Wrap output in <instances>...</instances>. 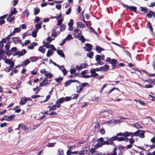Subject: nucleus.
<instances>
[{"mask_svg": "<svg viewBox=\"0 0 155 155\" xmlns=\"http://www.w3.org/2000/svg\"><path fill=\"white\" fill-rule=\"evenodd\" d=\"M38 32V31L37 30H34L33 31H32V36L34 37L35 38L37 36V33Z\"/></svg>", "mask_w": 155, "mask_h": 155, "instance_id": "4c0bfd02", "label": "nucleus"}, {"mask_svg": "<svg viewBox=\"0 0 155 155\" xmlns=\"http://www.w3.org/2000/svg\"><path fill=\"white\" fill-rule=\"evenodd\" d=\"M117 148L116 147H114L113 150V153L110 155H117L116 150Z\"/></svg>", "mask_w": 155, "mask_h": 155, "instance_id": "58836bf2", "label": "nucleus"}, {"mask_svg": "<svg viewBox=\"0 0 155 155\" xmlns=\"http://www.w3.org/2000/svg\"><path fill=\"white\" fill-rule=\"evenodd\" d=\"M57 28H55L52 30L51 36L52 37L56 38L57 36L59 35L60 34V32L59 31L55 32Z\"/></svg>", "mask_w": 155, "mask_h": 155, "instance_id": "0eeeda50", "label": "nucleus"}, {"mask_svg": "<svg viewBox=\"0 0 155 155\" xmlns=\"http://www.w3.org/2000/svg\"><path fill=\"white\" fill-rule=\"evenodd\" d=\"M124 147L121 145H120L118 146V149L120 150V151H121L122 150H124Z\"/></svg>", "mask_w": 155, "mask_h": 155, "instance_id": "e2e57ef3", "label": "nucleus"}, {"mask_svg": "<svg viewBox=\"0 0 155 155\" xmlns=\"http://www.w3.org/2000/svg\"><path fill=\"white\" fill-rule=\"evenodd\" d=\"M101 56L99 55H97L95 57L96 61H100L101 60Z\"/></svg>", "mask_w": 155, "mask_h": 155, "instance_id": "052dcab7", "label": "nucleus"}, {"mask_svg": "<svg viewBox=\"0 0 155 155\" xmlns=\"http://www.w3.org/2000/svg\"><path fill=\"white\" fill-rule=\"evenodd\" d=\"M58 20V22L57 25H59L62 23L63 20V18H62L60 19H59Z\"/></svg>", "mask_w": 155, "mask_h": 155, "instance_id": "680f3d73", "label": "nucleus"}, {"mask_svg": "<svg viewBox=\"0 0 155 155\" xmlns=\"http://www.w3.org/2000/svg\"><path fill=\"white\" fill-rule=\"evenodd\" d=\"M65 102L64 97H62L59 99L56 102V104L58 103H62Z\"/></svg>", "mask_w": 155, "mask_h": 155, "instance_id": "bb28decb", "label": "nucleus"}, {"mask_svg": "<svg viewBox=\"0 0 155 155\" xmlns=\"http://www.w3.org/2000/svg\"><path fill=\"white\" fill-rule=\"evenodd\" d=\"M123 136L124 137H127L129 136V132L125 131L123 133Z\"/></svg>", "mask_w": 155, "mask_h": 155, "instance_id": "13d9d810", "label": "nucleus"}, {"mask_svg": "<svg viewBox=\"0 0 155 155\" xmlns=\"http://www.w3.org/2000/svg\"><path fill=\"white\" fill-rule=\"evenodd\" d=\"M43 45L45 46L46 48H49V47L50 46V45H49L48 43L45 42V41L43 42Z\"/></svg>", "mask_w": 155, "mask_h": 155, "instance_id": "09e8293b", "label": "nucleus"}, {"mask_svg": "<svg viewBox=\"0 0 155 155\" xmlns=\"http://www.w3.org/2000/svg\"><path fill=\"white\" fill-rule=\"evenodd\" d=\"M26 53V51L25 49L22 50L21 51H18L15 53L16 55H19L20 56H21L24 54H25Z\"/></svg>", "mask_w": 155, "mask_h": 155, "instance_id": "9b49d317", "label": "nucleus"}, {"mask_svg": "<svg viewBox=\"0 0 155 155\" xmlns=\"http://www.w3.org/2000/svg\"><path fill=\"white\" fill-rule=\"evenodd\" d=\"M87 150H86L84 149L83 150L80 152L79 154V155H84L85 154L87 153Z\"/></svg>", "mask_w": 155, "mask_h": 155, "instance_id": "72a5a7b5", "label": "nucleus"}, {"mask_svg": "<svg viewBox=\"0 0 155 155\" xmlns=\"http://www.w3.org/2000/svg\"><path fill=\"white\" fill-rule=\"evenodd\" d=\"M110 64H112L114 68H117L118 67H117V64H118V62L115 59H112L110 63Z\"/></svg>", "mask_w": 155, "mask_h": 155, "instance_id": "6e6552de", "label": "nucleus"}, {"mask_svg": "<svg viewBox=\"0 0 155 155\" xmlns=\"http://www.w3.org/2000/svg\"><path fill=\"white\" fill-rule=\"evenodd\" d=\"M26 102L25 97H22L20 100V104L21 105H24L26 103Z\"/></svg>", "mask_w": 155, "mask_h": 155, "instance_id": "4be33fe9", "label": "nucleus"}, {"mask_svg": "<svg viewBox=\"0 0 155 155\" xmlns=\"http://www.w3.org/2000/svg\"><path fill=\"white\" fill-rule=\"evenodd\" d=\"M73 34L75 38H78L81 36V31L80 29L76 28L74 30Z\"/></svg>", "mask_w": 155, "mask_h": 155, "instance_id": "f03ea898", "label": "nucleus"}, {"mask_svg": "<svg viewBox=\"0 0 155 155\" xmlns=\"http://www.w3.org/2000/svg\"><path fill=\"white\" fill-rule=\"evenodd\" d=\"M21 30V29L20 27L15 28L12 32H11L10 34V36H12L14 35L15 33L19 32Z\"/></svg>", "mask_w": 155, "mask_h": 155, "instance_id": "9d476101", "label": "nucleus"}, {"mask_svg": "<svg viewBox=\"0 0 155 155\" xmlns=\"http://www.w3.org/2000/svg\"><path fill=\"white\" fill-rule=\"evenodd\" d=\"M90 72L91 74V77H95L98 76V74L97 73H96V71L94 70V69L92 68L90 70Z\"/></svg>", "mask_w": 155, "mask_h": 155, "instance_id": "4468645a", "label": "nucleus"}, {"mask_svg": "<svg viewBox=\"0 0 155 155\" xmlns=\"http://www.w3.org/2000/svg\"><path fill=\"white\" fill-rule=\"evenodd\" d=\"M109 66L107 65H105L103 67H101V71H107L109 69Z\"/></svg>", "mask_w": 155, "mask_h": 155, "instance_id": "aec40b11", "label": "nucleus"}, {"mask_svg": "<svg viewBox=\"0 0 155 155\" xmlns=\"http://www.w3.org/2000/svg\"><path fill=\"white\" fill-rule=\"evenodd\" d=\"M85 45L86 47H84V49L86 51H89L92 50V45H91L87 43L85 44Z\"/></svg>", "mask_w": 155, "mask_h": 155, "instance_id": "f8f14e48", "label": "nucleus"}, {"mask_svg": "<svg viewBox=\"0 0 155 155\" xmlns=\"http://www.w3.org/2000/svg\"><path fill=\"white\" fill-rule=\"evenodd\" d=\"M134 127L136 128L137 129H140L141 128V127L137 123H135L133 126Z\"/></svg>", "mask_w": 155, "mask_h": 155, "instance_id": "79ce46f5", "label": "nucleus"}, {"mask_svg": "<svg viewBox=\"0 0 155 155\" xmlns=\"http://www.w3.org/2000/svg\"><path fill=\"white\" fill-rule=\"evenodd\" d=\"M41 24H37L35 25V28L34 29L35 30H37L38 31V30L40 29L41 27V25L42 24V23H41Z\"/></svg>", "mask_w": 155, "mask_h": 155, "instance_id": "c85d7f7f", "label": "nucleus"}, {"mask_svg": "<svg viewBox=\"0 0 155 155\" xmlns=\"http://www.w3.org/2000/svg\"><path fill=\"white\" fill-rule=\"evenodd\" d=\"M152 15H153L155 17V13H153L152 11H150L147 14V16L148 18H150Z\"/></svg>", "mask_w": 155, "mask_h": 155, "instance_id": "a878e982", "label": "nucleus"}, {"mask_svg": "<svg viewBox=\"0 0 155 155\" xmlns=\"http://www.w3.org/2000/svg\"><path fill=\"white\" fill-rule=\"evenodd\" d=\"M5 62L7 64H10L11 68H13L15 65L14 62L10 59H5Z\"/></svg>", "mask_w": 155, "mask_h": 155, "instance_id": "423d86ee", "label": "nucleus"}, {"mask_svg": "<svg viewBox=\"0 0 155 155\" xmlns=\"http://www.w3.org/2000/svg\"><path fill=\"white\" fill-rule=\"evenodd\" d=\"M57 53L61 56L64 58L65 56L63 52V51L60 50L57 51Z\"/></svg>", "mask_w": 155, "mask_h": 155, "instance_id": "7c9ffc66", "label": "nucleus"}, {"mask_svg": "<svg viewBox=\"0 0 155 155\" xmlns=\"http://www.w3.org/2000/svg\"><path fill=\"white\" fill-rule=\"evenodd\" d=\"M13 68H11V66L10 67H7L5 69V71L6 72H9Z\"/></svg>", "mask_w": 155, "mask_h": 155, "instance_id": "8fccbe9b", "label": "nucleus"}, {"mask_svg": "<svg viewBox=\"0 0 155 155\" xmlns=\"http://www.w3.org/2000/svg\"><path fill=\"white\" fill-rule=\"evenodd\" d=\"M97 143L94 146V148L96 149H97L100 147H101L102 145H105V141H104L103 138L101 137L98 139L97 140Z\"/></svg>", "mask_w": 155, "mask_h": 155, "instance_id": "f257e3e1", "label": "nucleus"}, {"mask_svg": "<svg viewBox=\"0 0 155 155\" xmlns=\"http://www.w3.org/2000/svg\"><path fill=\"white\" fill-rule=\"evenodd\" d=\"M10 44L11 42H8L6 44L5 46V48L6 51H8L9 50L10 45Z\"/></svg>", "mask_w": 155, "mask_h": 155, "instance_id": "473e14b6", "label": "nucleus"}, {"mask_svg": "<svg viewBox=\"0 0 155 155\" xmlns=\"http://www.w3.org/2000/svg\"><path fill=\"white\" fill-rule=\"evenodd\" d=\"M11 36H10V34L9 35H8L6 38L2 39V41L3 43H6L7 41H8L10 40Z\"/></svg>", "mask_w": 155, "mask_h": 155, "instance_id": "412c9836", "label": "nucleus"}, {"mask_svg": "<svg viewBox=\"0 0 155 155\" xmlns=\"http://www.w3.org/2000/svg\"><path fill=\"white\" fill-rule=\"evenodd\" d=\"M87 66L86 64L85 63L82 64H81L79 66L77 65L76 66V68L78 70H81L82 68H85Z\"/></svg>", "mask_w": 155, "mask_h": 155, "instance_id": "a211bd4d", "label": "nucleus"}, {"mask_svg": "<svg viewBox=\"0 0 155 155\" xmlns=\"http://www.w3.org/2000/svg\"><path fill=\"white\" fill-rule=\"evenodd\" d=\"M96 50L99 53L101 51L104 50V49L100 48L99 46H97L96 48Z\"/></svg>", "mask_w": 155, "mask_h": 155, "instance_id": "603ef678", "label": "nucleus"}, {"mask_svg": "<svg viewBox=\"0 0 155 155\" xmlns=\"http://www.w3.org/2000/svg\"><path fill=\"white\" fill-rule=\"evenodd\" d=\"M37 43L35 42H33L28 47V48L31 50L33 49L35 46H36Z\"/></svg>", "mask_w": 155, "mask_h": 155, "instance_id": "5701e85b", "label": "nucleus"}, {"mask_svg": "<svg viewBox=\"0 0 155 155\" xmlns=\"http://www.w3.org/2000/svg\"><path fill=\"white\" fill-rule=\"evenodd\" d=\"M71 83V80H68L65 82L64 86L65 87H67L70 85Z\"/></svg>", "mask_w": 155, "mask_h": 155, "instance_id": "37998d69", "label": "nucleus"}, {"mask_svg": "<svg viewBox=\"0 0 155 155\" xmlns=\"http://www.w3.org/2000/svg\"><path fill=\"white\" fill-rule=\"evenodd\" d=\"M66 28L65 26L64 25H62L60 26V30L61 31H64Z\"/></svg>", "mask_w": 155, "mask_h": 155, "instance_id": "c03bdc74", "label": "nucleus"}, {"mask_svg": "<svg viewBox=\"0 0 155 155\" xmlns=\"http://www.w3.org/2000/svg\"><path fill=\"white\" fill-rule=\"evenodd\" d=\"M30 60L29 59H27L25 61L23 62V65H24L25 66L29 64L30 62Z\"/></svg>", "mask_w": 155, "mask_h": 155, "instance_id": "f704fd0d", "label": "nucleus"}, {"mask_svg": "<svg viewBox=\"0 0 155 155\" xmlns=\"http://www.w3.org/2000/svg\"><path fill=\"white\" fill-rule=\"evenodd\" d=\"M38 51L42 53H44L45 51V49L43 47L40 46L38 48Z\"/></svg>", "mask_w": 155, "mask_h": 155, "instance_id": "2f4dec72", "label": "nucleus"}, {"mask_svg": "<svg viewBox=\"0 0 155 155\" xmlns=\"http://www.w3.org/2000/svg\"><path fill=\"white\" fill-rule=\"evenodd\" d=\"M12 41L15 44H16L19 42L20 38L18 37H13L12 38Z\"/></svg>", "mask_w": 155, "mask_h": 155, "instance_id": "b1692460", "label": "nucleus"}, {"mask_svg": "<svg viewBox=\"0 0 155 155\" xmlns=\"http://www.w3.org/2000/svg\"><path fill=\"white\" fill-rule=\"evenodd\" d=\"M93 52H91L87 54V55L88 57L90 58H92V57L93 56Z\"/></svg>", "mask_w": 155, "mask_h": 155, "instance_id": "6e6d98bb", "label": "nucleus"}, {"mask_svg": "<svg viewBox=\"0 0 155 155\" xmlns=\"http://www.w3.org/2000/svg\"><path fill=\"white\" fill-rule=\"evenodd\" d=\"M81 86L83 87H84L85 86H87L88 87H89V84L87 83H84L81 84Z\"/></svg>", "mask_w": 155, "mask_h": 155, "instance_id": "0e129e2a", "label": "nucleus"}, {"mask_svg": "<svg viewBox=\"0 0 155 155\" xmlns=\"http://www.w3.org/2000/svg\"><path fill=\"white\" fill-rule=\"evenodd\" d=\"M70 3L68 2V3H65L63 5V7L66 8L68 7Z\"/></svg>", "mask_w": 155, "mask_h": 155, "instance_id": "774afa93", "label": "nucleus"}, {"mask_svg": "<svg viewBox=\"0 0 155 155\" xmlns=\"http://www.w3.org/2000/svg\"><path fill=\"white\" fill-rule=\"evenodd\" d=\"M22 15L23 16L27 17L29 15V13L28 12L26 11L22 13Z\"/></svg>", "mask_w": 155, "mask_h": 155, "instance_id": "a18cd8bd", "label": "nucleus"}, {"mask_svg": "<svg viewBox=\"0 0 155 155\" xmlns=\"http://www.w3.org/2000/svg\"><path fill=\"white\" fill-rule=\"evenodd\" d=\"M53 54V52L51 50H48V51L47 53V57H49L51 55Z\"/></svg>", "mask_w": 155, "mask_h": 155, "instance_id": "ea45409f", "label": "nucleus"}, {"mask_svg": "<svg viewBox=\"0 0 155 155\" xmlns=\"http://www.w3.org/2000/svg\"><path fill=\"white\" fill-rule=\"evenodd\" d=\"M47 71H46L45 69H43L40 71V73L42 74H45L47 73Z\"/></svg>", "mask_w": 155, "mask_h": 155, "instance_id": "338daca9", "label": "nucleus"}, {"mask_svg": "<svg viewBox=\"0 0 155 155\" xmlns=\"http://www.w3.org/2000/svg\"><path fill=\"white\" fill-rule=\"evenodd\" d=\"M51 80H48L47 78L45 77L40 84V87H43L49 84L51 82Z\"/></svg>", "mask_w": 155, "mask_h": 155, "instance_id": "7ed1b4c3", "label": "nucleus"}, {"mask_svg": "<svg viewBox=\"0 0 155 155\" xmlns=\"http://www.w3.org/2000/svg\"><path fill=\"white\" fill-rule=\"evenodd\" d=\"M105 145H112L113 146H114L115 144L114 143L112 140L111 138L108 140L107 141H105Z\"/></svg>", "mask_w": 155, "mask_h": 155, "instance_id": "f3484780", "label": "nucleus"}, {"mask_svg": "<svg viewBox=\"0 0 155 155\" xmlns=\"http://www.w3.org/2000/svg\"><path fill=\"white\" fill-rule=\"evenodd\" d=\"M63 80L62 78H55V80L58 83V84H60L61 83V81H62Z\"/></svg>", "mask_w": 155, "mask_h": 155, "instance_id": "c756f323", "label": "nucleus"}, {"mask_svg": "<svg viewBox=\"0 0 155 155\" xmlns=\"http://www.w3.org/2000/svg\"><path fill=\"white\" fill-rule=\"evenodd\" d=\"M54 39L51 38V37H48L47 38V41L48 43H50L52 40H54Z\"/></svg>", "mask_w": 155, "mask_h": 155, "instance_id": "3c124183", "label": "nucleus"}, {"mask_svg": "<svg viewBox=\"0 0 155 155\" xmlns=\"http://www.w3.org/2000/svg\"><path fill=\"white\" fill-rule=\"evenodd\" d=\"M76 71V70L74 67H71L70 70V73L71 74H74Z\"/></svg>", "mask_w": 155, "mask_h": 155, "instance_id": "5fc2aeb1", "label": "nucleus"}, {"mask_svg": "<svg viewBox=\"0 0 155 155\" xmlns=\"http://www.w3.org/2000/svg\"><path fill=\"white\" fill-rule=\"evenodd\" d=\"M41 58V57L33 56L31 57L29 59L31 62H34L38 60L39 59Z\"/></svg>", "mask_w": 155, "mask_h": 155, "instance_id": "2eb2a0df", "label": "nucleus"}, {"mask_svg": "<svg viewBox=\"0 0 155 155\" xmlns=\"http://www.w3.org/2000/svg\"><path fill=\"white\" fill-rule=\"evenodd\" d=\"M55 144V143H48L47 146L48 147H53Z\"/></svg>", "mask_w": 155, "mask_h": 155, "instance_id": "de8ad7c7", "label": "nucleus"}, {"mask_svg": "<svg viewBox=\"0 0 155 155\" xmlns=\"http://www.w3.org/2000/svg\"><path fill=\"white\" fill-rule=\"evenodd\" d=\"M135 136H139L142 138H144V133L142 130H139L135 132Z\"/></svg>", "mask_w": 155, "mask_h": 155, "instance_id": "39448f33", "label": "nucleus"}, {"mask_svg": "<svg viewBox=\"0 0 155 155\" xmlns=\"http://www.w3.org/2000/svg\"><path fill=\"white\" fill-rule=\"evenodd\" d=\"M72 39H73V37L71 35H68L65 38L66 40H69Z\"/></svg>", "mask_w": 155, "mask_h": 155, "instance_id": "a19ab883", "label": "nucleus"}, {"mask_svg": "<svg viewBox=\"0 0 155 155\" xmlns=\"http://www.w3.org/2000/svg\"><path fill=\"white\" fill-rule=\"evenodd\" d=\"M123 6L127 10H137V8L133 6H129L124 4H122Z\"/></svg>", "mask_w": 155, "mask_h": 155, "instance_id": "1a4fd4ad", "label": "nucleus"}, {"mask_svg": "<svg viewBox=\"0 0 155 155\" xmlns=\"http://www.w3.org/2000/svg\"><path fill=\"white\" fill-rule=\"evenodd\" d=\"M17 13L16 10H13L11 12L10 14L9 15V17L8 18L7 20L8 22H11L13 21L14 19V17H12L13 15L16 14Z\"/></svg>", "mask_w": 155, "mask_h": 155, "instance_id": "20e7f679", "label": "nucleus"}, {"mask_svg": "<svg viewBox=\"0 0 155 155\" xmlns=\"http://www.w3.org/2000/svg\"><path fill=\"white\" fill-rule=\"evenodd\" d=\"M82 87L81 85L78 86L77 87V93H79L82 90Z\"/></svg>", "mask_w": 155, "mask_h": 155, "instance_id": "c9c22d12", "label": "nucleus"}, {"mask_svg": "<svg viewBox=\"0 0 155 155\" xmlns=\"http://www.w3.org/2000/svg\"><path fill=\"white\" fill-rule=\"evenodd\" d=\"M45 75L46 77L47 78H48L50 79L53 76L52 74L50 72L48 71H47L45 74Z\"/></svg>", "mask_w": 155, "mask_h": 155, "instance_id": "393cba45", "label": "nucleus"}, {"mask_svg": "<svg viewBox=\"0 0 155 155\" xmlns=\"http://www.w3.org/2000/svg\"><path fill=\"white\" fill-rule=\"evenodd\" d=\"M18 127L21 128L24 130H26L28 129L27 126L23 124H19L18 126Z\"/></svg>", "mask_w": 155, "mask_h": 155, "instance_id": "cd10ccee", "label": "nucleus"}, {"mask_svg": "<svg viewBox=\"0 0 155 155\" xmlns=\"http://www.w3.org/2000/svg\"><path fill=\"white\" fill-rule=\"evenodd\" d=\"M49 108L50 111L55 110L56 109V106L55 105H52V106L51 107H50Z\"/></svg>", "mask_w": 155, "mask_h": 155, "instance_id": "49530a36", "label": "nucleus"}, {"mask_svg": "<svg viewBox=\"0 0 155 155\" xmlns=\"http://www.w3.org/2000/svg\"><path fill=\"white\" fill-rule=\"evenodd\" d=\"M54 18L57 19H59L62 18L61 14L60 13L58 14L55 16Z\"/></svg>", "mask_w": 155, "mask_h": 155, "instance_id": "e433bc0d", "label": "nucleus"}, {"mask_svg": "<svg viewBox=\"0 0 155 155\" xmlns=\"http://www.w3.org/2000/svg\"><path fill=\"white\" fill-rule=\"evenodd\" d=\"M79 40H81L82 43L84 42L85 41V39L83 36L81 35L80 37H79Z\"/></svg>", "mask_w": 155, "mask_h": 155, "instance_id": "4d7b16f0", "label": "nucleus"}, {"mask_svg": "<svg viewBox=\"0 0 155 155\" xmlns=\"http://www.w3.org/2000/svg\"><path fill=\"white\" fill-rule=\"evenodd\" d=\"M15 117V115L13 114L10 116H5V120L10 121Z\"/></svg>", "mask_w": 155, "mask_h": 155, "instance_id": "ddd939ff", "label": "nucleus"}, {"mask_svg": "<svg viewBox=\"0 0 155 155\" xmlns=\"http://www.w3.org/2000/svg\"><path fill=\"white\" fill-rule=\"evenodd\" d=\"M58 152L60 155H63V150L62 149H59L58 150Z\"/></svg>", "mask_w": 155, "mask_h": 155, "instance_id": "69168bd1", "label": "nucleus"}, {"mask_svg": "<svg viewBox=\"0 0 155 155\" xmlns=\"http://www.w3.org/2000/svg\"><path fill=\"white\" fill-rule=\"evenodd\" d=\"M77 26L80 28H83L85 27V25L81 22L78 21L77 23Z\"/></svg>", "mask_w": 155, "mask_h": 155, "instance_id": "6ab92c4d", "label": "nucleus"}, {"mask_svg": "<svg viewBox=\"0 0 155 155\" xmlns=\"http://www.w3.org/2000/svg\"><path fill=\"white\" fill-rule=\"evenodd\" d=\"M147 26L149 27V28L150 29V30L151 31H153V28L152 27L150 23L148 21L147 22Z\"/></svg>", "mask_w": 155, "mask_h": 155, "instance_id": "864d4df0", "label": "nucleus"}, {"mask_svg": "<svg viewBox=\"0 0 155 155\" xmlns=\"http://www.w3.org/2000/svg\"><path fill=\"white\" fill-rule=\"evenodd\" d=\"M58 67L61 70L63 73L64 75H65L67 73V71L64 68L63 66H60L58 65Z\"/></svg>", "mask_w": 155, "mask_h": 155, "instance_id": "dca6fc26", "label": "nucleus"}, {"mask_svg": "<svg viewBox=\"0 0 155 155\" xmlns=\"http://www.w3.org/2000/svg\"><path fill=\"white\" fill-rule=\"evenodd\" d=\"M73 25V20L72 19H70L69 22L68 23L69 26H72Z\"/></svg>", "mask_w": 155, "mask_h": 155, "instance_id": "bf43d9fd", "label": "nucleus"}]
</instances>
